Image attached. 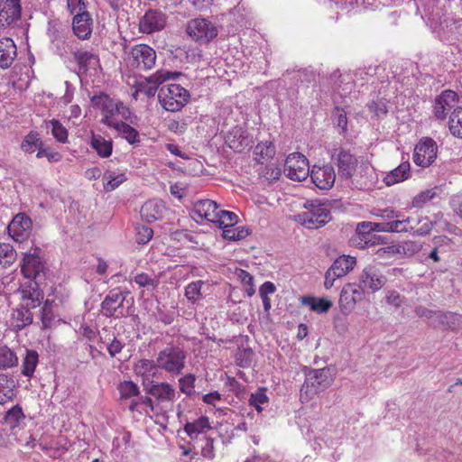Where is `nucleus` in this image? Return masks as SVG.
Here are the masks:
<instances>
[{
	"mask_svg": "<svg viewBox=\"0 0 462 462\" xmlns=\"http://www.w3.org/2000/svg\"><path fill=\"white\" fill-rule=\"evenodd\" d=\"M305 382L300 388V401L308 402L321 391L327 389L332 383L328 368L310 369L305 373Z\"/></svg>",
	"mask_w": 462,
	"mask_h": 462,
	"instance_id": "nucleus-1",
	"label": "nucleus"
},
{
	"mask_svg": "<svg viewBox=\"0 0 462 462\" xmlns=\"http://www.w3.org/2000/svg\"><path fill=\"white\" fill-rule=\"evenodd\" d=\"M158 98L165 110L176 112L188 103L189 93L180 85L171 83L160 87Z\"/></svg>",
	"mask_w": 462,
	"mask_h": 462,
	"instance_id": "nucleus-2",
	"label": "nucleus"
},
{
	"mask_svg": "<svg viewBox=\"0 0 462 462\" xmlns=\"http://www.w3.org/2000/svg\"><path fill=\"white\" fill-rule=\"evenodd\" d=\"M305 208L307 210L299 214L297 219L306 228L317 229L331 220V212L326 204L311 202Z\"/></svg>",
	"mask_w": 462,
	"mask_h": 462,
	"instance_id": "nucleus-3",
	"label": "nucleus"
},
{
	"mask_svg": "<svg viewBox=\"0 0 462 462\" xmlns=\"http://www.w3.org/2000/svg\"><path fill=\"white\" fill-rule=\"evenodd\" d=\"M186 353L179 346H169L159 352L157 366L172 374H180L185 367Z\"/></svg>",
	"mask_w": 462,
	"mask_h": 462,
	"instance_id": "nucleus-4",
	"label": "nucleus"
},
{
	"mask_svg": "<svg viewBox=\"0 0 462 462\" xmlns=\"http://www.w3.org/2000/svg\"><path fill=\"white\" fill-rule=\"evenodd\" d=\"M91 104L94 108L101 111L103 115L101 123L109 127L116 125V122L112 120L114 116L120 114L124 116L125 112L127 111V108L122 102H116L106 93L93 96L91 97Z\"/></svg>",
	"mask_w": 462,
	"mask_h": 462,
	"instance_id": "nucleus-5",
	"label": "nucleus"
},
{
	"mask_svg": "<svg viewBox=\"0 0 462 462\" xmlns=\"http://www.w3.org/2000/svg\"><path fill=\"white\" fill-rule=\"evenodd\" d=\"M187 34L199 44H207L218 34V29L214 23L205 18H195L188 22Z\"/></svg>",
	"mask_w": 462,
	"mask_h": 462,
	"instance_id": "nucleus-6",
	"label": "nucleus"
},
{
	"mask_svg": "<svg viewBox=\"0 0 462 462\" xmlns=\"http://www.w3.org/2000/svg\"><path fill=\"white\" fill-rule=\"evenodd\" d=\"M40 252L39 248H35L32 254H25L21 265L23 276L32 282L34 285L42 284L46 279V267L41 260Z\"/></svg>",
	"mask_w": 462,
	"mask_h": 462,
	"instance_id": "nucleus-7",
	"label": "nucleus"
},
{
	"mask_svg": "<svg viewBox=\"0 0 462 462\" xmlns=\"http://www.w3.org/2000/svg\"><path fill=\"white\" fill-rule=\"evenodd\" d=\"M126 61L132 68L151 69L156 61V52L147 44H136L129 51Z\"/></svg>",
	"mask_w": 462,
	"mask_h": 462,
	"instance_id": "nucleus-8",
	"label": "nucleus"
},
{
	"mask_svg": "<svg viewBox=\"0 0 462 462\" xmlns=\"http://www.w3.org/2000/svg\"><path fill=\"white\" fill-rule=\"evenodd\" d=\"M285 175L296 181H302L307 179L310 174V166L307 158L300 153H291L285 160L284 170Z\"/></svg>",
	"mask_w": 462,
	"mask_h": 462,
	"instance_id": "nucleus-9",
	"label": "nucleus"
},
{
	"mask_svg": "<svg viewBox=\"0 0 462 462\" xmlns=\"http://www.w3.org/2000/svg\"><path fill=\"white\" fill-rule=\"evenodd\" d=\"M181 75L180 72H171L167 70H158L154 74L146 78V82L138 84L136 94L143 93L147 97H154L160 85H162L169 79H177Z\"/></svg>",
	"mask_w": 462,
	"mask_h": 462,
	"instance_id": "nucleus-10",
	"label": "nucleus"
},
{
	"mask_svg": "<svg viewBox=\"0 0 462 462\" xmlns=\"http://www.w3.org/2000/svg\"><path fill=\"white\" fill-rule=\"evenodd\" d=\"M167 23V15L158 9H148L139 19V31L151 34L162 31Z\"/></svg>",
	"mask_w": 462,
	"mask_h": 462,
	"instance_id": "nucleus-11",
	"label": "nucleus"
},
{
	"mask_svg": "<svg viewBox=\"0 0 462 462\" xmlns=\"http://www.w3.org/2000/svg\"><path fill=\"white\" fill-rule=\"evenodd\" d=\"M438 147L431 138L421 140L414 148L413 162L421 167L430 166L437 157Z\"/></svg>",
	"mask_w": 462,
	"mask_h": 462,
	"instance_id": "nucleus-12",
	"label": "nucleus"
},
{
	"mask_svg": "<svg viewBox=\"0 0 462 462\" xmlns=\"http://www.w3.org/2000/svg\"><path fill=\"white\" fill-rule=\"evenodd\" d=\"M32 227V219L25 213H19L14 217L7 226V230L14 240L22 243L29 237Z\"/></svg>",
	"mask_w": 462,
	"mask_h": 462,
	"instance_id": "nucleus-13",
	"label": "nucleus"
},
{
	"mask_svg": "<svg viewBox=\"0 0 462 462\" xmlns=\"http://www.w3.org/2000/svg\"><path fill=\"white\" fill-rule=\"evenodd\" d=\"M127 292H123L118 289L109 291L101 302V311L106 318L119 317L117 312L123 316L122 308L125 300Z\"/></svg>",
	"mask_w": 462,
	"mask_h": 462,
	"instance_id": "nucleus-14",
	"label": "nucleus"
},
{
	"mask_svg": "<svg viewBox=\"0 0 462 462\" xmlns=\"http://www.w3.org/2000/svg\"><path fill=\"white\" fill-rule=\"evenodd\" d=\"M365 292L360 286L347 283L346 284L339 296L340 310L344 314H347L354 310L356 304L364 299Z\"/></svg>",
	"mask_w": 462,
	"mask_h": 462,
	"instance_id": "nucleus-15",
	"label": "nucleus"
},
{
	"mask_svg": "<svg viewBox=\"0 0 462 462\" xmlns=\"http://www.w3.org/2000/svg\"><path fill=\"white\" fill-rule=\"evenodd\" d=\"M387 282V278L373 265L364 268L359 276L360 288L369 290L372 292L379 291Z\"/></svg>",
	"mask_w": 462,
	"mask_h": 462,
	"instance_id": "nucleus-16",
	"label": "nucleus"
},
{
	"mask_svg": "<svg viewBox=\"0 0 462 462\" xmlns=\"http://www.w3.org/2000/svg\"><path fill=\"white\" fill-rule=\"evenodd\" d=\"M331 157L337 160L339 177L346 180L350 179L357 165L356 158L342 148L334 149Z\"/></svg>",
	"mask_w": 462,
	"mask_h": 462,
	"instance_id": "nucleus-17",
	"label": "nucleus"
},
{
	"mask_svg": "<svg viewBox=\"0 0 462 462\" xmlns=\"http://www.w3.org/2000/svg\"><path fill=\"white\" fill-rule=\"evenodd\" d=\"M21 0H0V26L8 27L21 19Z\"/></svg>",
	"mask_w": 462,
	"mask_h": 462,
	"instance_id": "nucleus-18",
	"label": "nucleus"
},
{
	"mask_svg": "<svg viewBox=\"0 0 462 462\" xmlns=\"http://www.w3.org/2000/svg\"><path fill=\"white\" fill-rule=\"evenodd\" d=\"M73 61L77 63V74L79 78L87 75L88 69H95L99 63V58L95 53L82 49L71 51Z\"/></svg>",
	"mask_w": 462,
	"mask_h": 462,
	"instance_id": "nucleus-19",
	"label": "nucleus"
},
{
	"mask_svg": "<svg viewBox=\"0 0 462 462\" xmlns=\"http://www.w3.org/2000/svg\"><path fill=\"white\" fill-rule=\"evenodd\" d=\"M457 101V94L452 90H444L435 98L433 114L438 120H445L448 111L451 110Z\"/></svg>",
	"mask_w": 462,
	"mask_h": 462,
	"instance_id": "nucleus-20",
	"label": "nucleus"
},
{
	"mask_svg": "<svg viewBox=\"0 0 462 462\" xmlns=\"http://www.w3.org/2000/svg\"><path fill=\"white\" fill-rule=\"evenodd\" d=\"M312 182L320 189H330L335 182L336 173L331 165L313 166L310 174Z\"/></svg>",
	"mask_w": 462,
	"mask_h": 462,
	"instance_id": "nucleus-21",
	"label": "nucleus"
},
{
	"mask_svg": "<svg viewBox=\"0 0 462 462\" xmlns=\"http://www.w3.org/2000/svg\"><path fill=\"white\" fill-rule=\"evenodd\" d=\"M252 142V138L249 136L247 131L237 126L233 128L226 137V143L228 146L238 152L244 151L245 148H250Z\"/></svg>",
	"mask_w": 462,
	"mask_h": 462,
	"instance_id": "nucleus-22",
	"label": "nucleus"
},
{
	"mask_svg": "<svg viewBox=\"0 0 462 462\" xmlns=\"http://www.w3.org/2000/svg\"><path fill=\"white\" fill-rule=\"evenodd\" d=\"M219 210L217 202L211 199H200L193 205L194 214L215 224L219 219Z\"/></svg>",
	"mask_w": 462,
	"mask_h": 462,
	"instance_id": "nucleus-23",
	"label": "nucleus"
},
{
	"mask_svg": "<svg viewBox=\"0 0 462 462\" xmlns=\"http://www.w3.org/2000/svg\"><path fill=\"white\" fill-rule=\"evenodd\" d=\"M145 391L160 402H172L176 394L174 387L165 382L147 385L145 386Z\"/></svg>",
	"mask_w": 462,
	"mask_h": 462,
	"instance_id": "nucleus-24",
	"label": "nucleus"
},
{
	"mask_svg": "<svg viewBox=\"0 0 462 462\" xmlns=\"http://www.w3.org/2000/svg\"><path fill=\"white\" fill-rule=\"evenodd\" d=\"M74 34L80 40L88 39L92 32V19L88 12L74 16L72 22Z\"/></svg>",
	"mask_w": 462,
	"mask_h": 462,
	"instance_id": "nucleus-25",
	"label": "nucleus"
},
{
	"mask_svg": "<svg viewBox=\"0 0 462 462\" xmlns=\"http://www.w3.org/2000/svg\"><path fill=\"white\" fill-rule=\"evenodd\" d=\"M164 209L165 206L162 200L151 199L142 206L140 213L147 222H153L162 218Z\"/></svg>",
	"mask_w": 462,
	"mask_h": 462,
	"instance_id": "nucleus-26",
	"label": "nucleus"
},
{
	"mask_svg": "<svg viewBox=\"0 0 462 462\" xmlns=\"http://www.w3.org/2000/svg\"><path fill=\"white\" fill-rule=\"evenodd\" d=\"M16 57V46L10 38L0 39V68L8 69Z\"/></svg>",
	"mask_w": 462,
	"mask_h": 462,
	"instance_id": "nucleus-27",
	"label": "nucleus"
},
{
	"mask_svg": "<svg viewBox=\"0 0 462 462\" xmlns=\"http://www.w3.org/2000/svg\"><path fill=\"white\" fill-rule=\"evenodd\" d=\"M30 309L26 305H22L14 310L11 324L14 330L20 331L32 323L33 316Z\"/></svg>",
	"mask_w": 462,
	"mask_h": 462,
	"instance_id": "nucleus-28",
	"label": "nucleus"
},
{
	"mask_svg": "<svg viewBox=\"0 0 462 462\" xmlns=\"http://www.w3.org/2000/svg\"><path fill=\"white\" fill-rule=\"evenodd\" d=\"M15 387L16 383L12 376L0 374V404H5L15 397Z\"/></svg>",
	"mask_w": 462,
	"mask_h": 462,
	"instance_id": "nucleus-29",
	"label": "nucleus"
},
{
	"mask_svg": "<svg viewBox=\"0 0 462 462\" xmlns=\"http://www.w3.org/2000/svg\"><path fill=\"white\" fill-rule=\"evenodd\" d=\"M40 285H34L32 282H30L28 288L22 290V298L27 301L25 305L31 309L40 306L43 300V291Z\"/></svg>",
	"mask_w": 462,
	"mask_h": 462,
	"instance_id": "nucleus-30",
	"label": "nucleus"
},
{
	"mask_svg": "<svg viewBox=\"0 0 462 462\" xmlns=\"http://www.w3.org/2000/svg\"><path fill=\"white\" fill-rule=\"evenodd\" d=\"M356 263V260L355 257L342 255L334 261L329 269L332 273H334V276L341 278L352 271Z\"/></svg>",
	"mask_w": 462,
	"mask_h": 462,
	"instance_id": "nucleus-31",
	"label": "nucleus"
},
{
	"mask_svg": "<svg viewBox=\"0 0 462 462\" xmlns=\"http://www.w3.org/2000/svg\"><path fill=\"white\" fill-rule=\"evenodd\" d=\"M210 429L208 418L206 416H201L194 421L187 422L184 425V430L191 439H198L199 434L206 433Z\"/></svg>",
	"mask_w": 462,
	"mask_h": 462,
	"instance_id": "nucleus-32",
	"label": "nucleus"
},
{
	"mask_svg": "<svg viewBox=\"0 0 462 462\" xmlns=\"http://www.w3.org/2000/svg\"><path fill=\"white\" fill-rule=\"evenodd\" d=\"M411 166L409 162H404L392 170L384 178L387 186H392L407 180L410 177Z\"/></svg>",
	"mask_w": 462,
	"mask_h": 462,
	"instance_id": "nucleus-33",
	"label": "nucleus"
},
{
	"mask_svg": "<svg viewBox=\"0 0 462 462\" xmlns=\"http://www.w3.org/2000/svg\"><path fill=\"white\" fill-rule=\"evenodd\" d=\"M351 244L359 249H365L375 245L380 244L381 236L373 233V231H367L363 233H355L351 237Z\"/></svg>",
	"mask_w": 462,
	"mask_h": 462,
	"instance_id": "nucleus-34",
	"label": "nucleus"
},
{
	"mask_svg": "<svg viewBox=\"0 0 462 462\" xmlns=\"http://www.w3.org/2000/svg\"><path fill=\"white\" fill-rule=\"evenodd\" d=\"M302 305L310 307L317 313H327L332 307V301L326 298H316L313 296H302L300 299Z\"/></svg>",
	"mask_w": 462,
	"mask_h": 462,
	"instance_id": "nucleus-35",
	"label": "nucleus"
},
{
	"mask_svg": "<svg viewBox=\"0 0 462 462\" xmlns=\"http://www.w3.org/2000/svg\"><path fill=\"white\" fill-rule=\"evenodd\" d=\"M91 147L103 158L109 157L113 151L112 141L106 140L101 135L92 134Z\"/></svg>",
	"mask_w": 462,
	"mask_h": 462,
	"instance_id": "nucleus-36",
	"label": "nucleus"
},
{
	"mask_svg": "<svg viewBox=\"0 0 462 462\" xmlns=\"http://www.w3.org/2000/svg\"><path fill=\"white\" fill-rule=\"evenodd\" d=\"M25 419V415L23 411L22 407L19 404L14 405L9 411H6L4 417V422L11 430L18 427L22 421Z\"/></svg>",
	"mask_w": 462,
	"mask_h": 462,
	"instance_id": "nucleus-37",
	"label": "nucleus"
},
{
	"mask_svg": "<svg viewBox=\"0 0 462 462\" xmlns=\"http://www.w3.org/2000/svg\"><path fill=\"white\" fill-rule=\"evenodd\" d=\"M448 129L450 134L457 138H462V106H457L448 118Z\"/></svg>",
	"mask_w": 462,
	"mask_h": 462,
	"instance_id": "nucleus-38",
	"label": "nucleus"
},
{
	"mask_svg": "<svg viewBox=\"0 0 462 462\" xmlns=\"http://www.w3.org/2000/svg\"><path fill=\"white\" fill-rule=\"evenodd\" d=\"M38 362V353L32 349H26L25 356L23 359L22 374L27 377L32 376Z\"/></svg>",
	"mask_w": 462,
	"mask_h": 462,
	"instance_id": "nucleus-39",
	"label": "nucleus"
},
{
	"mask_svg": "<svg viewBox=\"0 0 462 462\" xmlns=\"http://www.w3.org/2000/svg\"><path fill=\"white\" fill-rule=\"evenodd\" d=\"M255 160L263 164L275 154V147L272 142L258 143L254 148Z\"/></svg>",
	"mask_w": 462,
	"mask_h": 462,
	"instance_id": "nucleus-40",
	"label": "nucleus"
},
{
	"mask_svg": "<svg viewBox=\"0 0 462 462\" xmlns=\"http://www.w3.org/2000/svg\"><path fill=\"white\" fill-rule=\"evenodd\" d=\"M18 365V357L7 346H0V369L6 370Z\"/></svg>",
	"mask_w": 462,
	"mask_h": 462,
	"instance_id": "nucleus-41",
	"label": "nucleus"
},
{
	"mask_svg": "<svg viewBox=\"0 0 462 462\" xmlns=\"http://www.w3.org/2000/svg\"><path fill=\"white\" fill-rule=\"evenodd\" d=\"M112 128L121 134L122 136L131 144L140 142L139 133L137 130L123 121L116 122V125L112 126Z\"/></svg>",
	"mask_w": 462,
	"mask_h": 462,
	"instance_id": "nucleus-42",
	"label": "nucleus"
},
{
	"mask_svg": "<svg viewBox=\"0 0 462 462\" xmlns=\"http://www.w3.org/2000/svg\"><path fill=\"white\" fill-rule=\"evenodd\" d=\"M439 320L446 326L447 328L451 330H457L462 328V316L452 312H441L438 313Z\"/></svg>",
	"mask_w": 462,
	"mask_h": 462,
	"instance_id": "nucleus-43",
	"label": "nucleus"
},
{
	"mask_svg": "<svg viewBox=\"0 0 462 462\" xmlns=\"http://www.w3.org/2000/svg\"><path fill=\"white\" fill-rule=\"evenodd\" d=\"M157 368V362L154 363L152 360L141 359L134 366V371L136 375L142 377H149L154 375Z\"/></svg>",
	"mask_w": 462,
	"mask_h": 462,
	"instance_id": "nucleus-44",
	"label": "nucleus"
},
{
	"mask_svg": "<svg viewBox=\"0 0 462 462\" xmlns=\"http://www.w3.org/2000/svg\"><path fill=\"white\" fill-rule=\"evenodd\" d=\"M221 228L223 229V237L230 241L241 240L250 235L249 229L245 226L235 228L234 226H221Z\"/></svg>",
	"mask_w": 462,
	"mask_h": 462,
	"instance_id": "nucleus-45",
	"label": "nucleus"
},
{
	"mask_svg": "<svg viewBox=\"0 0 462 462\" xmlns=\"http://www.w3.org/2000/svg\"><path fill=\"white\" fill-rule=\"evenodd\" d=\"M16 252L10 244L0 243V263L10 265L16 259Z\"/></svg>",
	"mask_w": 462,
	"mask_h": 462,
	"instance_id": "nucleus-46",
	"label": "nucleus"
},
{
	"mask_svg": "<svg viewBox=\"0 0 462 462\" xmlns=\"http://www.w3.org/2000/svg\"><path fill=\"white\" fill-rule=\"evenodd\" d=\"M121 399H130L138 396L139 387L133 381H124L117 387Z\"/></svg>",
	"mask_w": 462,
	"mask_h": 462,
	"instance_id": "nucleus-47",
	"label": "nucleus"
},
{
	"mask_svg": "<svg viewBox=\"0 0 462 462\" xmlns=\"http://www.w3.org/2000/svg\"><path fill=\"white\" fill-rule=\"evenodd\" d=\"M195 381L196 376L193 374H187L179 379V387L181 393L187 396H191L195 393Z\"/></svg>",
	"mask_w": 462,
	"mask_h": 462,
	"instance_id": "nucleus-48",
	"label": "nucleus"
},
{
	"mask_svg": "<svg viewBox=\"0 0 462 462\" xmlns=\"http://www.w3.org/2000/svg\"><path fill=\"white\" fill-rule=\"evenodd\" d=\"M204 282L201 280L189 283L185 288V296L187 299L194 303L201 298V287Z\"/></svg>",
	"mask_w": 462,
	"mask_h": 462,
	"instance_id": "nucleus-49",
	"label": "nucleus"
},
{
	"mask_svg": "<svg viewBox=\"0 0 462 462\" xmlns=\"http://www.w3.org/2000/svg\"><path fill=\"white\" fill-rule=\"evenodd\" d=\"M265 388H259L255 393H252L249 399L250 405L254 406L258 412L262 411V404L267 403L269 399L265 393Z\"/></svg>",
	"mask_w": 462,
	"mask_h": 462,
	"instance_id": "nucleus-50",
	"label": "nucleus"
},
{
	"mask_svg": "<svg viewBox=\"0 0 462 462\" xmlns=\"http://www.w3.org/2000/svg\"><path fill=\"white\" fill-rule=\"evenodd\" d=\"M42 142L38 137V134L31 132L28 134L21 144V148L23 152L32 153L34 152L38 145H41Z\"/></svg>",
	"mask_w": 462,
	"mask_h": 462,
	"instance_id": "nucleus-51",
	"label": "nucleus"
},
{
	"mask_svg": "<svg viewBox=\"0 0 462 462\" xmlns=\"http://www.w3.org/2000/svg\"><path fill=\"white\" fill-rule=\"evenodd\" d=\"M254 352L250 347L238 348L236 355V360L240 367H248L251 365Z\"/></svg>",
	"mask_w": 462,
	"mask_h": 462,
	"instance_id": "nucleus-52",
	"label": "nucleus"
},
{
	"mask_svg": "<svg viewBox=\"0 0 462 462\" xmlns=\"http://www.w3.org/2000/svg\"><path fill=\"white\" fill-rule=\"evenodd\" d=\"M51 125V134L60 143H66L68 141V131L61 125L59 120L52 119L50 121Z\"/></svg>",
	"mask_w": 462,
	"mask_h": 462,
	"instance_id": "nucleus-53",
	"label": "nucleus"
},
{
	"mask_svg": "<svg viewBox=\"0 0 462 462\" xmlns=\"http://www.w3.org/2000/svg\"><path fill=\"white\" fill-rule=\"evenodd\" d=\"M104 179L107 180V181L104 183V189L107 192L116 189L121 183H123L126 180L125 174L121 173L118 175H115V173L112 172H109L107 175H105Z\"/></svg>",
	"mask_w": 462,
	"mask_h": 462,
	"instance_id": "nucleus-54",
	"label": "nucleus"
},
{
	"mask_svg": "<svg viewBox=\"0 0 462 462\" xmlns=\"http://www.w3.org/2000/svg\"><path fill=\"white\" fill-rule=\"evenodd\" d=\"M218 220L217 223L218 227L221 228V226H234L237 222V216L236 213L227 210H219Z\"/></svg>",
	"mask_w": 462,
	"mask_h": 462,
	"instance_id": "nucleus-55",
	"label": "nucleus"
},
{
	"mask_svg": "<svg viewBox=\"0 0 462 462\" xmlns=\"http://www.w3.org/2000/svg\"><path fill=\"white\" fill-rule=\"evenodd\" d=\"M411 221V217H407L402 220H393L389 222V232H408L410 230H412L414 227L412 226H410Z\"/></svg>",
	"mask_w": 462,
	"mask_h": 462,
	"instance_id": "nucleus-56",
	"label": "nucleus"
},
{
	"mask_svg": "<svg viewBox=\"0 0 462 462\" xmlns=\"http://www.w3.org/2000/svg\"><path fill=\"white\" fill-rule=\"evenodd\" d=\"M153 236L152 229L145 225L136 227V242L140 245L148 243Z\"/></svg>",
	"mask_w": 462,
	"mask_h": 462,
	"instance_id": "nucleus-57",
	"label": "nucleus"
},
{
	"mask_svg": "<svg viewBox=\"0 0 462 462\" xmlns=\"http://www.w3.org/2000/svg\"><path fill=\"white\" fill-rule=\"evenodd\" d=\"M435 196L436 192L433 189H426L413 198L412 206L415 208H421L425 203L432 199Z\"/></svg>",
	"mask_w": 462,
	"mask_h": 462,
	"instance_id": "nucleus-58",
	"label": "nucleus"
},
{
	"mask_svg": "<svg viewBox=\"0 0 462 462\" xmlns=\"http://www.w3.org/2000/svg\"><path fill=\"white\" fill-rule=\"evenodd\" d=\"M134 281L140 287H150L151 286L152 288H155L159 284V279L152 278L144 273L135 275Z\"/></svg>",
	"mask_w": 462,
	"mask_h": 462,
	"instance_id": "nucleus-59",
	"label": "nucleus"
},
{
	"mask_svg": "<svg viewBox=\"0 0 462 462\" xmlns=\"http://www.w3.org/2000/svg\"><path fill=\"white\" fill-rule=\"evenodd\" d=\"M334 123L337 127L341 128L342 132H346L347 128L346 113L344 109L337 106L333 112Z\"/></svg>",
	"mask_w": 462,
	"mask_h": 462,
	"instance_id": "nucleus-60",
	"label": "nucleus"
},
{
	"mask_svg": "<svg viewBox=\"0 0 462 462\" xmlns=\"http://www.w3.org/2000/svg\"><path fill=\"white\" fill-rule=\"evenodd\" d=\"M37 158L47 157L50 162H59L61 159V155L57 152H51L44 148H39L36 154Z\"/></svg>",
	"mask_w": 462,
	"mask_h": 462,
	"instance_id": "nucleus-61",
	"label": "nucleus"
},
{
	"mask_svg": "<svg viewBox=\"0 0 462 462\" xmlns=\"http://www.w3.org/2000/svg\"><path fill=\"white\" fill-rule=\"evenodd\" d=\"M123 348L124 344L116 337H114L107 346V351L111 357H115L117 354H119L122 351Z\"/></svg>",
	"mask_w": 462,
	"mask_h": 462,
	"instance_id": "nucleus-62",
	"label": "nucleus"
},
{
	"mask_svg": "<svg viewBox=\"0 0 462 462\" xmlns=\"http://www.w3.org/2000/svg\"><path fill=\"white\" fill-rule=\"evenodd\" d=\"M204 441L205 444L201 447V454L204 457L211 459L214 457L213 439L204 438Z\"/></svg>",
	"mask_w": 462,
	"mask_h": 462,
	"instance_id": "nucleus-63",
	"label": "nucleus"
},
{
	"mask_svg": "<svg viewBox=\"0 0 462 462\" xmlns=\"http://www.w3.org/2000/svg\"><path fill=\"white\" fill-rule=\"evenodd\" d=\"M385 299L388 304L393 305L395 308H399L402 304V299L400 293L396 291H388Z\"/></svg>",
	"mask_w": 462,
	"mask_h": 462,
	"instance_id": "nucleus-64",
	"label": "nucleus"
}]
</instances>
